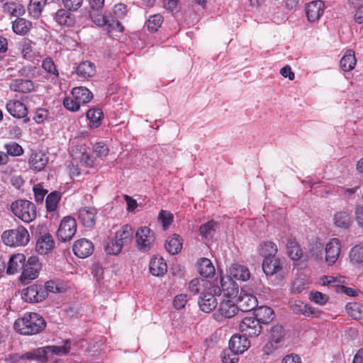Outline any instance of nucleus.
Masks as SVG:
<instances>
[{
	"mask_svg": "<svg viewBox=\"0 0 363 363\" xmlns=\"http://www.w3.org/2000/svg\"><path fill=\"white\" fill-rule=\"evenodd\" d=\"M46 323L41 315L36 313H26L14 323V329L21 335H35L45 328Z\"/></svg>",
	"mask_w": 363,
	"mask_h": 363,
	"instance_id": "1",
	"label": "nucleus"
},
{
	"mask_svg": "<svg viewBox=\"0 0 363 363\" xmlns=\"http://www.w3.org/2000/svg\"><path fill=\"white\" fill-rule=\"evenodd\" d=\"M199 273L203 277H211L215 274V267L208 258H201L197 264Z\"/></svg>",
	"mask_w": 363,
	"mask_h": 363,
	"instance_id": "34",
	"label": "nucleus"
},
{
	"mask_svg": "<svg viewBox=\"0 0 363 363\" xmlns=\"http://www.w3.org/2000/svg\"><path fill=\"white\" fill-rule=\"evenodd\" d=\"M308 298L311 301L319 305V306H325L328 301V296L323 294L320 291H311L309 294Z\"/></svg>",
	"mask_w": 363,
	"mask_h": 363,
	"instance_id": "53",
	"label": "nucleus"
},
{
	"mask_svg": "<svg viewBox=\"0 0 363 363\" xmlns=\"http://www.w3.org/2000/svg\"><path fill=\"white\" fill-rule=\"evenodd\" d=\"M3 11L9 13L11 16H23L25 13L24 7L21 4L13 1L5 3L3 6Z\"/></svg>",
	"mask_w": 363,
	"mask_h": 363,
	"instance_id": "45",
	"label": "nucleus"
},
{
	"mask_svg": "<svg viewBox=\"0 0 363 363\" xmlns=\"http://www.w3.org/2000/svg\"><path fill=\"white\" fill-rule=\"evenodd\" d=\"M103 113L100 109H90L86 113V118L89 121L91 128H97L101 124Z\"/></svg>",
	"mask_w": 363,
	"mask_h": 363,
	"instance_id": "49",
	"label": "nucleus"
},
{
	"mask_svg": "<svg viewBox=\"0 0 363 363\" xmlns=\"http://www.w3.org/2000/svg\"><path fill=\"white\" fill-rule=\"evenodd\" d=\"M238 311V306L233 301L225 300L220 302L218 311L213 313V316L215 320L221 322L225 318L233 317Z\"/></svg>",
	"mask_w": 363,
	"mask_h": 363,
	"instance_id": "11",
	"label": "nucleus"
},
{
	"mask_svg": "<svg viewBox=\"0 0 363 363\" xmlns=\"http://www.w3.org/2000/svg\"><path fill=\"white\" fill-rule=\"evenodd\" d=\"M134 230L131 225H124L116 233L115 238H117L123 245L130 244L133 238Z\"/></svg>",
	"mask_w": 363,
	"mask_h": 363,
	"instance_id": "31",
	"label": "nucleus"
},
{
	"mask_svg": "<svg viewBox=\"0 0 363 363\" xmlns=\"http://www.w3.org/2000/svg\"><path fill=\"white\" fill-rule=\"evenodd\" d=\"M49 159L47 155L42 151L34 152L30 156L29 165L30 169L40 172L46 167Z\"/></svg>",
	"mask_w": 363,
	"mask_h": 363,
	"instance_id": "22",
	"label": "nucleus"
},
{
	"mask_svg": "<svg viewBox=\"0 0 363 363\" xmlns=\"http://www.w3.org/2000/svg\"><path fill=\"white\" fill-rule=\"evenodd\" d=\"M257 306V298L242 289L238 298V309L240 308L242 311H250L255 309Z\"/></svg>",
	"mask_w": 363,
	"mask_h": 363,
	"instance_id": "16",
	"label": "nucleus"
},
{
	"mask_svg": "<svg viewBox=\"0 0 363 363\" xmlns=\"http://www.w3.org/2000/svg\"><path fill=\"white\" fill-rule=\"evenodd\" d=\"M228 273L230 277L242 281L248 280L250 277L248 268L238 264H232L228 269Z\"/></svg>",
	"mask_w": 363,
	"mask_h": 363,
	"instance_id": "28",
	"label": "nucleus"
},
{
	"mask_svg": "<svg viewBox=\"0 0 363 363\" xmlns=\"http://www.w3.org/2000/svg\"><path fill=\"white\" fill-rule=\"evenodd\" d=\"M221 294H216L212 290H207L206 292H202L200 295L198 303L201 311L204 313H210L218 305L216 296Z\"/></svg>",
	"mask_w": 363,
	"mask_h": 363,
	"instance_id": "15",
	"label": "nucleus"
},
{
	"mask_svg": "<svg viewBox=\"0 0 363 363\" xmlns=\"http://www.w3.org/2000/svg\"><path fill=\"white\" fill-rule=\"evenodd\" d=\"M96 214L94 208L84 207L79 210L78 218L85 227L91 228L95 225Z\"/></svg>",
	"mask_w": 363,
	"mask_h": 363,
	"instance_id": "26",
	"label": "nucleus"
},
{
	"mask_svg": "<svg viewBox=\"0 0 363 363\" xmlns=\"http://www.w3.org/2000/svg\"><path fill=\"white\" fill-rule=\"evenodd\" d=\"M47 297V292L42 286L31 285L21 291V298L26 302H40Z\"/></svg>",
	"mask_w": 363,
	"mask_h": 363,
	"instance_id": "9",
	"label": "nucleus"
},
{
	"mask_svg": "<svg viewBox=\"0 0 363 363\" xmlns=\"http://www.w3.org/2000/svg\"><path fill=\"white\" fill-rule=\"evenodd\" d=\"M238 353H235L230 350H225L222 354V362L223 363H237L238 362Z\"/></svg>",
	"mask_w": 363,
	"mask_h": 363,
	"instance_id": "58",
	"label": "nucleus"
},
{
	"mask_svg": "<svg viewBox=\"0 0 363 363\" xmlns=\"http://www.w3.org/2000/svg\"><path fill=\"white\" fill-rule=\"evenodd\" d=\"M46 3L47 0H30L28 6L29 14L34 18H38L41 15Z\"/></svg>",
	"mask_w": 363,
	"mask_h": 363,
	"instance_id": "44",
	"label": "nucleus"
},
{
	"mask_svg": "<svg viewBox=\"0 0 363 363\" xmlns=\"http://www.w3.org/2000/svg\"><path fill=\"white\" fill-rule=\"evenodd\" d=\"M282 264L281 259L272 255L264 259L262 269L266 275L272 276L281 269Z\"/></svg>",
	"mask_w": 363,
	"mask_h": 363,
	"instance_id": "21",
	"label": "nucleus"
},
{
	"mask_svg": "<svg viewBox=\"0 0 363 363\" xmlns=\"http://www.w3.org/2000/svg\"><path fill=\"white\" fill-rule=\"evenodd\" d=\"M187 295L186 294H178L177 295L173 301L174 307L177 309L180 310L185 307L186 303H187Z\"/></svg>",
	"mask_w": 363,
	"mask_h": 363,
	"instance_id": "62",
	"label": "nucleus"
},
{
	"mask_svg": "<svg viewBox=\"0 0 363 363\" xmlns=\"http://www.w3.org/2000/svg\"><path fill=\"white\" fill-rule=\"evenodd\" d=\"M48 111L45 108H38L33 116V120L35 123L40 124L43 123L48 118Z\"/></svg>",
	"mask_w": 363,
	"mask_h": 363,
	"instance_id": "63",
	"label": "nucleus"
},
{
	"mask_svg": "<svg viewBox=\"0 0 363 363\" xmlns=\"http://www.w3.org/2000/svg\"><path fill=\"white\" fill-rule=\"evenodd\" d=\"M29 238L28 230L23 226L5 230L1 235L3 242L11 247L25 246L28 243Z\"/></svg>",
	"mask_w": 363,
	"mask_h": 363,
	"instance_id": "3",
	"label": "nucleus"
},
{
	"mask_svg": "<svg viewBox=\"0 0 363 363\" xmlns=\"http://www.w3.org/2000/svg\"><path fill=\"white\" fill-rule=\"evenodd\" d=\"M240 330L245 335L258 336L262 331L261 323L255 316H247L244 318L239 325Z\"/></svg>",
	"mask_w": 363,
	"mask_h": 363,
	"instance_id": "12",
	"label": "nucleus"
},
{
	"mask_svg": "<svg viewBox=\"0 0 363 363\" xmlns=\"http://www.w3.org/2000/svg\"><path fill=\"white\" fill-rule=\"evenodd\" d=\"M284 343V330L281 325L273 326L269 332L268 341L263 347L265 354H271L281 348Z\"/></svg>",
	"mask_w": 363,
	"mask_h": 363,
	"instance_id": "6",
	"label": "nucleus"
},
{
	"mask_svg": "<svg viewBox=\"0 0 363 363\" xmlns=\"http://www.w3.org/2000/svg\"><path fill=\"white\" fill-rule=\"evenodd\" d=\"M50 357L48 346L37 348L21 356V359L36 360L40 363H47Z\"/></svg>",
	"mask_w": 363,
	"mask_h": 363,
	"instance_id": "20",
	"label": "nucleus"
},
{
	"mask_svg": "<svg viewBox=\"0 0 363 363\" xmlns=\"http://www.w3.org/2000/svg\"><path fill=\"white\" fill-rule=\"evenodd\" d=\"M50 356L52 355H58L62 356L67 354L70 351V341L66 340L64 342L63 345L61 346H55V345H49L48 346Z\"/></svg>",
	"mask_w": 363,
	"mask_h": 363,
	"instance_id": "51",
	"label": "nucleus"
},
{
	"mask_svg": "<svg viewBox=\"0 0 363 363\" xmlns=\"http://www.w3.org/2000/svg\"><path fill=\"white\" fill-rule=\"evenodd\" d=\"M42 67L50 75V77H52V79L57 78L58 77L59 72L53 60L51 58L47 57L43 60L42 62Z\"/></svg>",
	"mask_w": 363,
	"mask_h": 363,
	"instance_id": "52",
	"label": "nucleus"
},
{
	"mask_svg": "<svg viewBox=\"0 0 363 363\" xmlns=\"http://www.w3.org/2000/svg\"><path fill=\"white\" fill-rule=\"evenodd\" d=\"M31 23L23 18H17L12 24L13 32L18 35H25L30 29Z\"/></svg>",
	"mask_w": 363,
	"mask_h": 363,
	"instance_id": "42",
	"label": "nucleus"
},
{
	"mask_svg": "<svg viewBox=\"0 0 363 363\" xmlns=\"http://www.w3.org/2000/svg\"><path fill=\"white\" fill-rule=\"evenodd\" d=\"M92 22L99 27H105L106 30L110 35L115 33H122L123 26L120 21L114 20L109 14L94 13L90 14Z\"/></svg>",
	"mask_w": 363,
	"mask_h": 363,
	"instance_id": "5",
	"label": "nucleus"
},
{
	"mask_svg": "<svg viewBox=\"0 0 363 363\" xmlns=\"http://www.w3.org/2000/svg\"><path fill=\"white\" fill-rule=\"evenodd\" d=\"M167 270V264L162 257H153L150 262V272L155 277L163 276Z\"/></svg>",
	"mask_w": 363,
	"mask_h": 363,
	"instance_id": "29",
	"label": "nucleus"
},
{
	"mask_svg": "<svg viewBox=\"0 0 363 363\" xmlns=\"http://www.w3.org/2000/svg\"><path fill=\"white\" fill-rule=\"evenodd\" d=\"M33 190L35 201L38 203H42L48 192L47 190L44 189L41 184L34 186Z\"/></svg>",
	"mask_w": 363,
	"mask_h": 363,
	"instance_id": "60",
	"label": "nucleus"
},
{
	"mask_svg": "<svg viewBox=\"0 0 363 363\" xmlns=\"http://www.w3.org/2000/svg\"><path fill=\"white\" fill-rule=\"evenodd\" d=\"M189 290L193 294L206 292L207 290H212L216 294H221V290L218 286L213 284L204 279L195 278L189 284Z\"/></svg>",
	"mask_w": 363,
	"mask_h": 363,
	"instance_id": "10",
	"label": "nucleus"
},
{
	"mask_svg": "<svg viewBox=\"0 0 363 363\" xmlns=\"http://www.w3.org/2000/svg\"><path fill=\"white\" fill-rule=\"evenodd\" d=\"M4 148L6 150L7 155H9L13 157L20 156L23 155V150L22 147L15 142H11L4 145Z\"/></svg>",
	"mask_w": 363,
	"mask_h": 363,
	"instance_id": "55",
	"label": "nucleus"
},
{
	"mask_svg": "<svg viewBox=\"0 0 363 363\" xmlns=\"http://www.w3.org/2000/svg\"><path fill=\"white\" fill-rule=\"evenodd\" d=\"M250 347V342L245 335L235 334L229 341V348L235 353H242Z\"/></svg>",
	"mask_w": 363,
	"mask_h": 363,
	"instance_id": "19",
	"label": "nucleus"
},
{
	"mask_svg": "<svg viewBox=\"0 0 363 363\" xmlns=\"http://www.w3.org/2000/svg\"><path fill=\"white\" fill-rule=\"evenodd\" d=\"M76 72L79 77L87 79L94 75L95 66L89 61L82 62L77 66Z\"/></svg>",
	"mask_w": 363,
	"mask_h": 363,
	"instance_id": "38",
	"label": "nucleus"
},
{
	"mask_svg": "<svg viewBox=\"0 0 363 363\" xmlns=\"http://www.w3.org/2000/svg\"><path fill=\"white\" fill-rule=\"evenodd\" d=\"M77 231V222L72 216L65 217L59 226L57 235L59 240L66 242L72 238Z\"/></svg>",
	"mask_w": 363,
	"mask_h": 363,
	"instance_id": "8",
	"label": "nucleus"
},
{
	"mask_svg": "<svg viewBox=\"0 0 363 363\" xmlns=\"http://www.w3.org/2000/svg\"><path fill=\"white\" fill-rule=\"evenodd\" d=\"M166 250L172 255H176L182 247V240L178 235H173L169 237L165 242Z\"/></svg>",
	"mask_w": 363,
	"mask_h": 363,
	"instance_id": "37",
	"label": "nucleus"
},
{
	"mask_svg": "<svg viewBox=\"0 0 363 363\" xmlns=\"http://www.w3.org/2000/svg\"><path fill=\"white\" fill-rule=\"evenodd\" d=\"M40 269V265L38 258L35 256L30 257L24 264L21 280L25 281L26 280L35 279L38 277Z\"/></svg>",
	"mask_w": 363,
	"mask_h": 363,
	"instance_id": "13",
	"label": "nucleus"
},
{
	"mask_svg": "<svg viewBox=\"0 0 363 363\" xmlns=\"http://www.w3.org/2000/svg\"><path fill=\"white\" fill-rule=\"evenodd\" d=\"M258 252L259 255L265 259L267 257L276 255L277 252V247L275 243L272 241L263 242L259 245Z\"/></svg>",
	"mask_w": 363,
	"mask_h": 363,
	"instance_id": "46",
	"label": "nucleus"
},
{
	"mask_svg": "<svg viewBox=\"0 0 363 363\" xmlns=\"http://www.w3.org/2000/svg\"><path fill=\"white\" fill-rule=\"evenodd\" d=\"M67 169L70 177L73 179L83 173L88 172L87 169H83V167L79 164L77 155H75L73 157L70 164L67 166Z\"/></svg>",
	"mask_w": 363,
	"mask_h": 363,
	"instance_id": "48",
	"label": "nucleus"
},
{
	"mask_svg": "<svg viewBox=\"0 0 363 363\" xmlns=\"http://www.w3.org/2000/svg\"><path fill=\"white\" fill-rule=\"evenodd\" d=\"M348 315L363 324V305L359 303H348L345 306Z\"/></svg>",
	"mask_w": 363,
	"mask_h": 363,
	"instance_id": "39",
	"label": "nucleus"
},
{
	"mask_svg": "<svg viewBox=\"0 0 363 363\" xmlns=\"http://www.w3.org/2000/svg\"><path fill=\"white\" fill-rule=\"evenodd\" d=\"M60 199L61 194L58 191H53L48 194L45 200L47 210L50 212L55 211Z\"/></svg>",
	"mask_w": 363,
	"mask_h": 363,
	"instance_id": "50",
	"label": "nucleus"
},
{
	"mask_svg": "<svg viewBox=\"0 0 363 363\" xmlns=\"http://www.w3.org/2000/svg\"><path fill=\"white\" fill-rule=\"evenodd\" d=\"M54 19L59 25L67 27L73 26L75 22L74 16L63 9H59L55 13Z\"/></svg>",
	"mask_w": 363,
	"mask_h": 363,
	"instance_id": "35",
	"label": "nucleus"
},
{
	"mask_svg": "<svg viewBox=\"0 0 363 363\" xmlns=\"http://www.w3.org/2000/svg\"><path fill=\"white\" fill-rule=\"evenodd\" d=\"M286 250L288 255L293 260H298L303 255L302 250H301L299 245L293 238L288 239L286 243Z\"/></svg>",
	"mask_w": 363,
	"mask_h": 363,
	"instance_id": "43",
	"label": "nucleus"
},
{
	"mask_svg": "<svg viewBox=\"0 0 363 363\" xmlns=\"http://www.w3.org/2000/svg\"><path fill=\"white\" fill-rule=\"evenodd\" d=\"M72 94L74 96V100L80 105L89 102L93 97L91 92L84 86L74 87L72 91Z\"/></svg>",
	"mask_w": 363,
	"mask_h": 363,
	"instance_id": "32",
	"label": "nucleus"
},
{
	"mask_svg": "<svg viewBox=\"0 0 363 363\" xmlns=\"http://www.w3.org/2000/svg\"><path fill=\"white\" fill-rule=\"evenodd\" d=\"M325 5L320 0H315L308 3L306 7V13L310 22L318 21L323 14Z\"/></svg>",
	"mask_w": 363,
	"mask_h": 363,
	"instance_id": "18",
	"label": "nucleus"
},
{
	"mask_svg": "<svg viewBox=\"0 0 363 363\" xmlns=\"http://www.w3.org/2000/svg\"><path fill=\"white\" fill-rule=\"evenodd\" d=\"M220 285L221 286L219 288L221 292L223 291L225 296L233 297L238 294V286L230 275L220 277Z\"/></svg>",
	"mask_w": 363,
	"mask_h": 363,
	"instance_id": "24",
	"label": "nucleus"
},
{
	"mask_svg": "<svg viewBox=\"0 0 363 363\" xmlns=\"http://www.w3.org/2000/svg\"><path fill=\"white\" fill-rule=\"evenodd\" d=\"M25 262L26 257L23 254L13 255L8 262L6 273L8 274H14L19 272L23 269Z\"/></svg>",
	"mask_w": 363,
	"mask_h": 363,
	"instance_id": "23",
	"label": "nucleus"
},
{
	"mask_svg": "<svg viewBox=\"0 0 363 363\" xmlns=\"http://www.w3.org/2000/svg\"><path fill=\"white\" fill-rule=\"evenodd\" d=\"M218 224L213 220L208 221L200 226L199 233L202 238L206 240H211L214 235Z\"/></svg>",
	"mask_w": 363,
	"mask_h": 363,
	"instance_id": "40",
	"label": "nucleus"
},
{
	"mask_svg": "<svg viewBox=\"0 0 363 363\" xmlns=\"http://www.w3.org/2000/svg\"><path fill=\"white\" fill-rule=\"evenodd\" d=\"M73 252L79 258H85L91 255L94 251L92 242L86 238L77 240L73 245Z\"/></svg>",
	"mask_w": 363,
	"mask_h": 363,
	"instance_id": "17",
	"label": "nucleus"
},
{
	"mask_svg": "<svg viewBox=\"0 0 363 363\" xmlns=\"http://www.w3.org/2000/svg\"><path fill=\"white\" fill-rule=\"evenodd\" d=\"M135 234L136 246L140 252H148L153 247L155 242V234L150 228L140 227Z\"/></svg>",
	"mask_w": 363,
	"mask_h": 363,
	"instance_id": "7",
	"label": "nucleus"
},
{
	"mask_svg": "<svg viewBox=\"0 0 363 363\" xmlns=\"http://www.w3.org/2000/svg\"><path fill=\"white\" fill-rule=\"evenodd\" d=\"M79 164L83 169H86L87 167H91L94 161L89 155L86 152H81L79 156H77Z\"/></svg>",
	"mask_w": 363,
	"mask_h": 363,
	"instance_id": "59",
	"label": "nucleus"
},
{
	"mask_svg": "<svg viewBox=\"0 0 363 363\" xmlns=\"http://www.w3.org/2000/svg\"><path fill=\"white\" fill-rule=\"evenodd\" d=\"M123 247V244L115 237L108 239L104 242L105 252L111 255H118L121 252Z\"/></svg>",
	"mask_w": 363,
	"mask_h": 363,
	"instance_id": "41",
	"label": "nucleus"
},
{
	"mask_svg": "<svg viewBox=\"0 0 363 363\" xmlns=\"http://www.w3.org/2000/svg\"><path fill=\"white\" fill-rule=\"evenodd\" d=\"M127 6L123 4H118L113 6V19L118 21L119 19H123L127 15Z\"/></svg>",
	"mask_w": 363,
	"mask_h": 363,
	"instance_id": "56",
	"label": "nucleus"
},
{
	"mask_svg": "<svg viewBox=\"0 0 363 363\" xmlns=\"http://www.w3.org/2000/svg\"><path fill=\"white\" fill-rule=\"evenodd\" d=\"M84 0H62V4L68 11H75L78 10L83 4Z\"/></svg>",
	"mask_w": 363,
	"mask_h": 363,
	"instance_id": "61",
	"label": "nucleus"
},
{
	"mask_svg": "<svg viewBox=\"0 0 363 363\" xmlns=\"http://www.w3.org/2000/svg\"><path fill=\"white\" fill-rule=\"evenodd\" d=\"M255 318L260 323L268 324L274 318V313L270 307L263 306L255 310Z\"/></svg>",
	"mask_w": 363,
	"mask_h": 363,
	"instance_id": "30",
	"label": "nucleus"
},
{
	"mask_svg": "<svg viewBox=\"0 0 363 363\" xmlns=\"http://www.w3.org/2000/svg\"><path fill=\"white\" fill-rule=\"evenodd\" d=\"M55 242L50 233L40 235L36 242L35 249L41 255H45L54 247Z\"/></svg>",
	"mask_w": 363,
	"mask_h": 363,
	"instance_id": "25",
	"label": "nucleus"
},
{
	"mask_svg": "<svg viewBox=\"0 0 363 363\" xmlns=\"http://www.w3.org/2000/svg\"><path fill=\"white\" fill-rule=\"evenodd\" d=\"M11 90L21 93H29L34 90V84L31 80L24 79H16L9 84Z\"/></svg>",
	"mask_w": 363,
	"mask_h": 363,
	"instance_id": "27",
	"label": "nucleus"
},
{
	"mask_svg": "<svg viewBox=\"0 0 363 363\" xmlns=\"http://www.w3.org/2000/svg\"><path fill=\"white\" fill-rule=\"evenodd\" d=\"M13 213L25 223L33 221L36 217L35 205L28 200H18L11 204Z\"/></svg>",
	"mask_w": 363,
	"mask_h": 363,
	"instance_id": "4",
	"label": "nucleus"
},
{
	"mask_svg": "<svg viewBox=\"0 0 363 363\" xmlns=\"http://www.w3.org/2000/svg\"><path fill=\"white\" fill-rule=\"evenodd\" d=\"M6 110L14 118H22L24 123L29 122L28 117V108L26 106L19 100L11 99L7 101Z\"/></svg>",
	"mask_w": 363,
	"mask_h": 363,
	"instance_id": "14",
	"label": "nucleus"
},
{
	"mask_svg": "<svg viewBox=\"0 0 363 363\" xmlns=\"http://www.w3.org/2000/svg\"><path fill=\"white\" fill-rule=\"evenodd\" d=\"M352 221V218L351 214L345 211L337 212L333 216V223L335 227L339 228H348Z\"/></svg>",
	"mask_w": 363,
	"mask_h": 363,
	"instance_id": "33",
	"label": "nucleus"
},
{
	"mask_svg": "<svg viewBox=\"0 0 363 363\" xmlns=\"http://www.w3.org/2000/svg\"><path fill=\"white\" fill-rule=\"evenodd\" d=\"M164 21L163 16L160 13L150 16L146 21L145 25L150 32H155L162 26Z\"/></svg>",
	"mask_w": 363,
	"mask_h": 363,
	"instance_id": "47",
	"label": "nucleus"
},
{
	"mask_svg": "<svg viewBox=\"0 0 363 363\" xmlns=\"http://www.w3.org/2000/svg\"><path fill=\"white\" fill-rule=\"evenodd\" d=\"M173 214L165 210H161L158 215V221L162 225L164 229L169 227L173 221Z\"/></svg>",
	"mask_w": 363,
	"mask_h": 363,
	"instance_id": "54",
	"label": "nucleus"
},
{
	"mask_svg": "<svg viewBox=\"0 0 363 363\" xmlns=\"http://www.w3.org/2000/svg\"><path fill=\"white\" fill-rule=\"evenodd\" d=\"M63 105L67 110L71 111H78L81 106L80 104H78L77 101L74 100V96L72 94L63 100Z\"/></svg>",
	"mask_w": 363,
	"mask_h": 363,
	"instance_id": "57",
	"label": "nucleus"
},
{
	"mask_svg": "<svg viewBox=\"0 0 363 363\" xmlns=\"http://www.w3.org/2000/svg\"><path fill=\"white\" fill-rule=\"evenodd\" d=\"M356 63L354 52L347 50L340 61V66L343 71L348 72L354 68Z\"/></svg>",
	"mask_w": 363,
	"mask_h": 363,
	"instance_id": "36",
	"label": "nucleus"
},
{
	"mask_svg": "<svg viewBox=\"0 0 363 363\" xmlns=\"http://www.w3.org/2000/svg\"><path fill=\"white\" fill-rule=\"evenodd\" d=\"M321 311L312 306L311 305L306 303L305 310H303V315L306 317L318 318L321 315Z\"/></svg>",
	"mask_w": 363,
	"mask_h": 363,
	"instance_id": "64",
	"label": "nucleus"
},
{
	"mask_svg": "<svg viewBox=\"0 0 363 363\" xmlns=\"http://www.w3.org/2000/svg\"><path fill=\"white\" fill-rule=\"evenodd\" d=\"M341 251V242L338 238H331L325 246V257L323 258L321 251L317 252L313 250L311 256L317 261H323L328 266H333L340 257Z\"/></svg>",
	"mask_w": 363,
	"mask_h": 363,
	"instance_id": "2",
	"label": "nucleus"
}]
</instances>
